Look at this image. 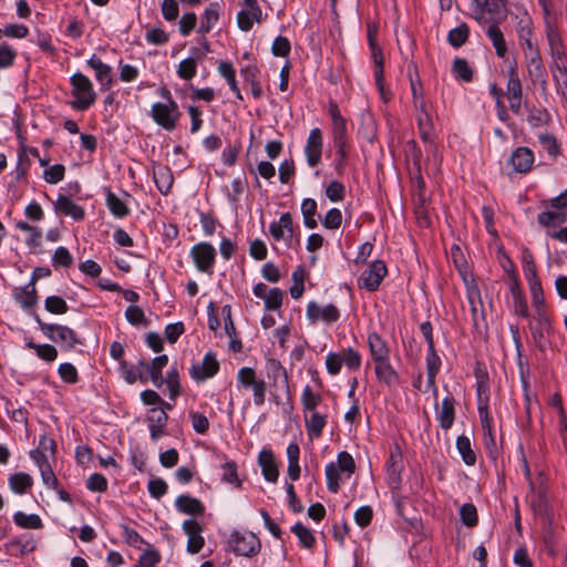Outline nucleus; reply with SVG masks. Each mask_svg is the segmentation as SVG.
I'll return each instance as SVG.
<instances>
[{
  "mask_svg": "<svg viewBox=\"0 0 567 567\" xmlns=\"http://www.w3.org/2000/svg\"><path fill=\"white\" fill-rule=\"evenodd\" d=\"M72 264H73V257L70 254V251L63 246L58 247L52 256L53 267L54 268H59V267L68 268Z\"/></svg>",
  "mask_w": 567,
  "mask_h": 567,
  "instance_id": "obj_53",
  "label": "nucleus"
},
{
  "mask_svg": "<svg viewBox=\"0 0 567 567\" xmlns=\"http://www.w3.org/2000/svg\"><path fill=\"white\" fill-rule=\"evenodd\" d=\"M175 507L179 513L187 515L203 516L205 514L204 504L198 498L185 494L175 499Z\"/></svg>",
  "mask_w": 567,
  "mask_h": 567,
  "instance_id": "obj_20",
  "label": "nucleus"
},
{
  "mask_svg": "<svg viewBox=\"0 0 567 567\" xmlns=\"http://www.w3.org/2000/svg\"><path fill=\"white\" fill-rule=\"evenodd\" d=\"M538 223L544 227L557 226L566 221V214L556 209L543 212L537 217Z\"/></svg>",
  "mask_w": 567,
  "mask_h": 567,
  "instance_id": "obj_46",
  "label": "nucleus"
},
{
  "mask_svg": "<svg viewBox=\"0 0 567 567\" xmlns=\"http://www.w3.org/2000/svg\"><path fill=\"white\" fill-rule=\"evenodd\" d=\"M163 18L167 22H173L178 18L179 6L177 0H163L161 3Z\"/></svg>",
  "mask_w": 567,
  "mask_h": 567,
  "instance_id": "obj_59",
  "label": "nucleus"
},
{
  "mask_svg": "<svg viewBox=\"0 0 567 567\" xmlns=\"http://www.w3.org/2000/svg\"><path fill=\"white\" fill-rule=\"evenodd\" d=\"M301 402L305 411L306 427L310 439L319 437V412L316 411L318 404L317 394L307 385L302 391Z\"/></svg>",
  "mask_w": 567,
  "mask_h": 567,
  "instance_id": "obj_6",
  "label": "nucleus"
},
{
  "mask_svg": "<svg viewBox=\"0 0 567 567\" xmlns=\"http://www.w3.org/2000/svg\"><path fill=\"white\" fill-rule=\"evenodd\" d=\"M53 207L56 215L69 216L75 221H81L85 217L84 208L63 194L58 195L56 200L53 203Z\"/></svg>",
  "mask_w": 567,
  "mask_h": 567,
  "instance_id": "obj_13",
  "label": "nucleus"
},
{
  "mask_svg": "<svg viewBox=\"0 0 567 567\" xmlns=\"http://www.w3.org/2000/svg\"><path fill=\"white\" fill-rule=\"evenodd\" d=\"M305 153L308 165L315 167L319 163V127L311 130Z\"/></svg>",
  "mask_w": 567,
  "mask_h": 567,
  "instance_id": "obj_28",
  "label": "nucleus"
},
{
  "mask_svg": "<svg viewBox=\"0 0 567 567\" xmlns=\"http://www.w3.org/2000/svg\"><path fill=\"white\" fill-rule=\"evenodd\" d=\"M90 66L95 72V79L101 84V90H109L112 86V68L104 63L97 55L93 54L87 61Z\"/></svg>",
  "mask_w": 567,
  "mask_h": 567,
  "instance_id": "obj_16",
  "label": "nucleus"
},
{
  "mask_svg": "<svg viewBox=\"0 0 567 567\" xmlns=\"http://www.w3.org/2000/svg\"><path fill=\"white\" fill-rule=\"evenodd\" d=\"M454 404V398L446 396L442 401L441 409L437 410V419L441 427L444 430H449L453 425L455 415Z\"/></svg>",
  "mask_w": 567,
  "mask_h": 567,
  "instance_id": "obj_26",
  "label": "nucleus"
},
{
  "mask_svg": "<svg viewBox=\"0 0 567 567\" xmlns=\"http://www.w3.org/2000/svg\"><path fill=\"white\" fill-rule=\"evenodd\" d=\"M468 34L470 30L467 24L462 23L449 32L447 41L452 47L460 48L467 41Z\"/></svg>",
  "mask_w": 567,
  "mask_h": 567,
  "instance_id": "obj_43",
  "label": "nucleus"
},
{
  "mask_svg": "<svg viewBox=\"0 0 567 567\" xmlns=\"http://www.w3.org/2000/svg\"><path fill=\"white\" fill-rule=\"evenodd\" d=\"M14 298L23 309H31L38 302L37 289L33 284H28L20 292L14 295Z\"/></svg>",
  "mask_w": 567,
  "mask_h": 567,
  "instance_id": "obj_38",
  "label": "nucleus"
},
{
  "mask_svg": "<svg viewBox=\"0 0 567 567\" xmlns=\"http://www.w3.org/2000/svg\"><path fill=\"white\" fill-rule=\"evenodd\" d=\"M152 118L166 131H173L179 120L181 112L175 101L171 103H154L151 110Z\"/></svg>",
  "mask_w": 567,
  "mask_h": 567,
  "instance_id": "obj_7",
  "label": "nucleus"
},
{
  "mask_svg": "<svg viewBox=\"0 0 567 567\" xmlns=\"http://www.w3.org/2000/svg\"><path fill=\"white\" fill-rule=\"evenodd\" d=\"M183 530L187 535V551L197 554L205 545V539L202 536L203 526L195 519H186L183 523Z\"/></svg>",
  "mask_w": 567,
  "mask_h": 567,
  "instance_id": "obj_12",
  "label": "nucleus"
},
{
  "mask_svg": "<svg viewBox=\"0 0 567 567\" xmlns=\"http://www.w3.org/2000/svg\"><path fill=\"white\" fill-rule=\"evenodd\" d=\"M522 262H523V270H524V274H525L527 280L538 278L536 265L534 261V256L530 250H528V249L523 250Z\"/></svg>",
  "mask_w": 567,
  "mask_h": 567,
  "instance_id": "obj_56",
  "label": "nucleus"
},
{
  "mask_svg": "<svg viewBox=\"0 0 567 567\" xmlns=\"http://www.w3.org/2000/svg\"><path fill=\"white\" fill-rule=\"evenodd\" d=\"M554 80L561 89L567 90V68L560 61H554L551 64Z\"/></svg>",
  "mask_w": 567,
  "mask_h": 567,
  "instance_id": "obj_64",
  "label": "nucleus"
},
{
  "mask_svg": "<svg viewBox=\"0 0 567 567\" xmlns=\"http://www.w3.org/2000/svg\"><path fill=\"white\" fill-rule=\"evenodd\" d=\"M517 33H518L519 44L524 51V54H526V52L538 51V47L536 44H534L532 41L533 28H532V21L528 18L522 19L518 22Z\"/></svg>",
  "mask_w": 567,
  "mask_h": 567,
  "instance_id": "obj_23",
  "label": "nucleus"
},
{
  "mask_svg": "<svg viewBox=\"0 0 567 567\" xmlns=\"http://www.w3.org/2000/svg\"><path fill=\"white\" fill-rule=\"evenodd\" d=\"M8 483L13 493L24 494L33 485V478L27 473L18 472L10 475Z\"/></svg>",
  "mask_w": 567,
  "mask_h": 567,
  "instance_id": "obj_32",
  "label": "nucleus"
},
{
  "mask_svg": "<svg viewBox=\"0 0 567 567\" xmlns=\"http://www.w3.org/2000/svg\"><path fill=\"white\" fill-rule=\"evenodd\" d=\"M324 194L332 203L342 202L346 197V187L341 182L331 181L327 185Z\"/></svg>",
  "mask_w": 567,
  "mask_h": 567,
  "instance_id": "obj_51",
  "label": "nucleus"
},
{
  "mask_svg": "<svg viewBox=\"0 0 567 567\" xmlns=\"http://www.w3.org/2000/svg\"><path fill=\"white\" fill-rule=\"evenodd\" d=\"M229 540L234 553L238 556L251 557L260 550V542L254 533L234 532Z\"/></svg>",
  "mask_w": 567,
  "mask_h": 567,
  "instance_id": "obj_9",
  "label": "nucleus"
},
{
  "mask_svg": "<svg viewBox=\"0 0 567 567\" xmlns=\"http://www.w3.org/2000/svg\"><path fill=\"white\" fill-rule=\"evenodd\" d=\"M328 116L331 120V132L334 146L337 147V153L340 156V161H343L347 155V124L338 104L334 101L329 102Z\"/></svg>",
  "mask_w": 567,
  "mask_h": 567,
  "instance_id": "obj_4",
  "label": "nucleus"
},
{
  "mask_svg": "<svg viewBox=\"0 0 567 567\" xmlns=\"http://www.w3.org/2000/svg\"><path fill=\"white\" fill-rule=\"evenodd\" d=\"M219 371V362L213 352H207L200 363L193 364L189 369L190 377L197 381L203 382L213 378Z\"/></svg>",
  "mask_w": 567,
  "mask_h": 567,
  "instance_id": "obj_11",
  "label": "nucleus"
},
{
  "mask_svg": "<svg viewBox=\"0 0 567 567\" xmlns=\"http://www.w3.org/2000/svg\"><path fill=\"white\" fill-rule=\"evenodd\" d=\"M441 367V359L437 355L435 348H429L426 354V370H427V384L435 389V377Z\"/></svg>",
  "mask_w": 567,
  "mask_h": 567,
  "instance_id": "obj_36",
  "label": "nucleus"
},
{
  "mask_svg": "<svg viewBox=\"0 0 567 567\" xmlns=\"http://www.w3.org/2000/svg\"><path fill=\"white\" fill-rule=\"evenodd\" d=\"M549 121H550V115L544 109H532L527 116V122L533 127H539V126L546 125L549 123Z\"/></svg>",
  "mask_w": 567,
  "mask_h": 567,
  "instance_id": "obj_58",
  "label": "nucleus"
},
{
  "mask_svg": "<svg viewBox=\"0 0 567 567\" xmlns=\"http://www.w3.org/2000/svg\"><path fill=\"white\" fill-rule=\"evenodd\" d=\"M154 182L162 194H167L173 186V174L167 166H159L154 171Z\"/></svg>",
  "mask_w": 567,
  "mask_h": 567,
  "instance_id": "obj_33",
  "label": "nucleus"
},
{
  "mask_svg": "<svg viewBox=\"0 0 567 567\" xmlns=\"http://www.w3.org/2000/svg\"><path fill=\"white\" fill-rule=\"evenodd\" d=\"M546 37L554 61H561L566 55L565 48L558 30L549 20H546Z\"/></svg>",
  "mask_w": 567,
  "mask_h": 567,
  "instance_id": "obj_21",
  "label": "nucleus"
},
{
  "mask_svg": "<svg viewBox=\"0 0 567 567\" xmlns=\"http://www.w3.org/2000/svg\"><path fill=\"white\" fill-rule=\"evenodd\" d=\"M197 72L196 59L186 58L182 60L177 66V75L186 81L192 80Z\"/></svg>",
  "mask_w": 567,
  "mask_h": 567,
  "instance_id": "obj_50",
  "label": "nucleus"
},
{
  "mask_svg": "<svg viewBox=\"0 0 567 567\" xmlns=\"http://www.w3.org/2000/svg\"><path fill=\"white\" fill-rule=\"evenodd\" d=\"M507 97H522V83L517 75L516 69L508 70Z\"/></svg>",
  "mask_w": 567,
  "mask_h": 567,
  "instance_id": "obj_54",
  "label": "nucleus"
},
{
  "mask_svg": "<svg viewBox=\"0 0 567 567\" xmlns=\"http://www.w3.org/2000/svg\"><path fill=\"white\" fill-rule=\"evenodd\" d=\"M456 447L462 455L465 464L474 465L476 462V455L471 447V441L467 436L461 435L456 440Z\"/></svg>",
  "mask_w": 567,
  "mask_h": 567,
  "instance_id": "obj_41",
  "label": "nucleus"
},
{
  "mask_svg": "<svg viewBox=\"0 0 567 567\" xmlns=\"http://www.w3.org/2000/svg\"><path fill=\"white\" fill-rule=\"evenodd\" d=\"M219 74L227 81L229 89L235 93L236 97L243 101V95L236 81V71L233 64L228 61H221L218 65Z\"/></svg>",
  "mask_w": 567,
  "mask_h": 567,
  "instance_id": "obj_29",
  "label": "nucleus"
},
{
  "mask_svg": "<svg viewBox=\"0 0 567 567\" xmlns=\"http://www.w3.org/2000/svg\"><path fill=\"white\" fill-rule=\"evenodd\" d=\"M105 203L111 214L116 218H125L131 213L127 205L111 190L106 193Z\"/></svg>",
  "mask_w": 567,
  "mask_h": 567,
  "instance_id": "obj_30",
  "label": "nucleus"
},
{
  "mask_svg": "<svg viewBox=\"0 0 567 567\" xmlns=\"http://www.w3.org/2000/svg\"><path fill=\"white\" fill-rule=\"evenodd\" d=\"M65 167L62 164L49 166L43 172V177L49 184H58L64 178Z\"/></svg>",
  "mask_w": 567,
  "mask_h": 567,
  "instance_id": "obj_62",
  "label": "nucleus"
},
{
  "mask_svg": "<svg viewBox=\"0 0 567 567\" xmlns=\"http://www.w3.org/2000/svg\"><path fill=\"white\" fill-rule=\"evenodd\" d=\"M527 281L529 284L533 306L535 307L538 317L545 319V297L540 280L536 278Z\"/></svg>",
  "mask_w": 567,
  "mask_h": 567,
  "instance_id": "obj_27",
  "label": "nucleus"
},
{
  "mask_svg": "<svg viewBox=\"0 0 567 567\" xmlns=\"http://www.w3.org/2000/svg\"><path fill=\"white\" fill-rule=\"evenodd\" d=\"M478 413H480V416H481V422H482L483 430L485 432V434H484V445H485V449L487 451L488 456L492 460H496L498 454H499V452H498V447H497L495 437L492 434L491 419L488 416L487 403L478 405Z\"/></svg>",
  "mask_w": 567,
  "mask_h": 567,
  "instance_id": "obj_14",
  "label": "nucleus"
},
{
  "mask_svg": "<svg viewBox=\"0 0 567 567\" xmlns=\"http://www.w3.org/2000/svg\"><path fill=\"white\" fill-rule=\"evenodd\" d=\"M374 362V370L377 379L385 384H392L398 381V373L390 363V358L377 360Z\"/></svg>",
  "mask_w": 567,
  "mask_h": 567,
  "instance_id": "obj_25",
  "label": "nucleus"
},
{
  "mask_svg": "<svg viewBox=\"0 0 567 567\" xmlns=\"http://www.w3.org/2000/svg\"><path fill=\"white\" fill-rule=\"evenodd\" d=\"M317 212V202L312 198L303 199L301 204V213L303 217V224L310 229L317 227V220L315 219V215Z\"/></svg>",
  "mask_w": 567,
  "mask_h": 567,
  "instance_id": "obj_39",
  "label": "nucleus"
},
{
  "mask_svg": "<svg viewBox=\"0 0 567 567\" xmlns=\"http://www.w3.org/2000/svg\"><path fill=\"white\" fill-rule=\"evenodd\" d=\"M342 213L339 208H330L323 219H321V225L327 229H338L342 224Z\"/></svg>",
  "mask_w": 567,
  "mask_h": 567,
  "instance_id": "obj_55",
  "label": "nucleus"
},
{
  "mask_svg": "<svg viewBox=\"0 0 567 567\" xmlns=\"http://www.w3.org/2000/svg\"><path fill=\"white\" fill-rule=\"evenodd\" d=\"M27 347L29 349L35 350L37 355L47 362H52L58 357V350L55 349V347L49 343L38 344L34 343L33 341H29L27 342Z\"/></svg>",
  "mask_w": 567,
  "mask_h": 567,
  "instance_id": "obj_42",
  "label": "nucleus"
},
{
  "mask_svg": "<svg viewBox=\"0 0 567 567\" xmlns=\"http://www.w3.org/2000/svg\"><path fill=\"white\" fill-rule=\"evenodd\" d=\"M307 276V271L302 266L297 267L292 272L293 285L290 287V295L293 299H298L302 296Z\"/></svg>",
  "mask_w": 567,
  "mask_h": 567,
  "instance_id": "obj_40",
  "label": "nucleus"
},
{
  "mask_svg": "<svg viewBox=\"0 0 567 567\" xmlns=\"http://www.w3.org/2000/svg\"><path fill=\"white\" fill-rule=\"evenodd\" d=\"M216 249L208 241L195 244L189 251L196 269L203 274L213 275L216 262Z\"/></svg>",
  "mask_w": 567,
  "mask_h": 567,
  "instance_id": "obj_5",
  "label": "nucleus"
},
{
  "mask_svg": "<svg viewBox=\"0 0 567 567\" xmlns=\"http://www.w3.org/2000/svg\"><path fill=\"white\" fill-rule=\"evenodd\" d=\"M417 127L423 142H431L434 137L432 112L417 114Z\"/></svg>",
  "mask_w": 567,
  "mask_h": 567,
  "instance_id": "obj_35",
  "label": "nucleus"
},
{
  "mask_svg": "<svg viewBox=\"0 0 567 567\" xmlns=\"http://www.w3.org/2000/svg\"><path fill=\"white\" fill-rule=\"evenodd\" d=\"M120 372L123 377V379L128 383L133 384L137 380L145 382L146 378L143 372H137L136 369L128 364L126 361L122 360L120 361Z\"/></svg>",
  "mask_w": 567,
  "mask_h": 567,
  "instance_id": "obj_49",
  "label": "nucleus"
},
{
  "mask_svg": "<svg viewBox=\"0 0 567 567\" xmlns=\"http://www.w3.org/2000/svg\"><path fill=\"white\" fill-rule=\"evenodd\" d=\"M70 83L72 85L71 93L75 99L71 102V107L75 111L90 109L96 101V93L91 80L86 75L76 72L70 78Z\"/></svg>",
  "mask_w": 567,
  "mask_h": 567,
  "instance_id": "obj_1",
  "label": "nucleus"
},
{
  "mask_svg": "<svg viewBox=\"0 0 567 567\" xmlns=\"http://www.w3.org/2000/svg\"><path fill=\"white\" fill-rule=\"evenodd\" d=\"M526 66L527 72L534 82H539L543 85L546 84V68L543 63L539 50L533 52H526Z\"/></svg>",
  "mask_w": 567,
  "mask_h": 567,
  "instance_id": "obj_17",
  "label": "nucleus"
},
{
  "mask_svg": "<svg viewBox=\"0 0 567 567\" xmlns=\"http://www.w3.org/2000/svg\"><path fill=\"white\" fill-rule=\"evenodd\" d=\"M220 3L212 2L204 11L200 17V25L197 29V32L205 35L212 31V29L217 24L219 20L220 13Z\"/></svg>",
  "mask_w": 567,
  "mask_h": 567,
  "instance_id": "obj_22",
  "label": "nucleus"
},
{
  "mask_svg": "<svg viewBox=\"0 0 567 567\" xmlns=\"http://www.w3.org/2000/svg\"><path fill=\"white\" fill-rule=\"evenodd\" d=\"M34 320L39 324L41 332L63 349L72 350L76 344H81L75 331L68 326L43 322L38 315L34 316Z\"/></svg>",
  "mask_w": 567,
  "mask_h": 567,
  "instance_id": "obj_3",
  "label": "nucleus"
},
{
  "mask_svg": "<svg viewBox=\"0 0 567 567\" xmlns=\"http://www.w3.org/2000/svg\"><path fill=\"white\" fill-rule=\"evenodd\" d=\"M408 156L412 157L413 164L416 171V174L413 178V184L417 188L419 194V200L423 204L425 202V195H424V181L421 176V151L417 147L415 141L408 142Z\"/></svg>",
  "mask_w": 567,
  "mask_h": 567,
  "instance_id": "obj_18",
  "label": "nucleus"
},
{
  "mask_svg": "<svg viewBox=\"0 0 567 567\" xmlns=\"http://www.w3.org/2000/svg\"><path fill=\"white\" fill-rule=\"evenodd\" d=\"M509 163L516 173H527L534 163V154L528 147H517L509 157Z\"/></svg>",
  "mask_w": 567,
  "mask_h": 567,
  "instance_id": "obj_19",
  "label": "nucleus"
},
{
  "mask_svg": "<svg viewBox=\"0 0 567 567\" xmlns=\"http://www.w3.org/2000/svg\"><path fill=\"white\" fill-rule=\"evenodd\" d=\"M452 70L458 80L471 82L473 80V70L463 58H456L453 61Z\"/></svg>",
  "mask_w": 567,
  "mask_h": 567,
  "instance_id": "obj_47",
  "label": "nucleus"
},
{
  "mask_svg": "<svg viewBox=\"0 0 567 567\" xmlns=\"http://www.w3.org/2000/svg\"><path fill=\"white\" fill-rule=\"evenodd\" d=\"M58 373L63 382L68 384H75L79 382V373L76 368L70 363H61L58 368Z\"/></svg>",
  "mask_w": 567,
  "mask_h": 567,
  "instance_id": "obj_52",
  "label": "nucleus"
},
{
  "mask_svg": "<svg viewBox=\"0 0 567 567\" xmlns=\"http://www.w3.org/2000/svg\"><path fill=\"white\" fill-rule=\"evenodd\" d=\"M486 35L493 43L495 52L499 58H504L507 53V45L504 39V34L497 24H491L486 29Z\"/></svg>",
  "mask_w": 567,
  "mask_h": 567,
  "instance_id": "obj_31",
  "label": "nucleus"
},
{
  "mask_svg": "<svg viewBox=\"0 0 567 567\" xmlns=\"http://www.w3.org/2000/svg\"><path fill=\"white\" fill-rule=\"evenodd\" d=\"M354 470L355 464L353 457L347 452L339 453L337 462H331L326 467L328 489L332 493H337L339 491V483L349 478Z\"/></svg>",
  "mask_w": 567,
  "mask_h": 567,
  "instance_id": "obj_2",
  "label": "nucleus"
},
{
  "mask_svg": "<svg viewBox=\"0 0 567 567\" xmlns=\"http://www.w3.org/2000/svg\"><path fill=\"white\" fill-rule=\"evenodd\" d=\"M284 291L279 288H271L265 300L266 310H278L282 305Z\"/></svg>",
  "mask_w": 567,
  "mask_h": 567,
  "instance_id": "obj_60",
  "label": "nucleus"
},
{
  "mask_svg": "<svg viewBox=\"0 0 567 567\" xmlns=\"http://www.w3.org/2000/svg\"><path fill=\"white\" fill-rule=\"evenodd\" d=\"M530 487L533 489L529 495V505L535 516H537L544 527L549 528L553 523V512L548 503L547 495L544 489H534L533 483H530Z\"/></svg>",
  "mask_w": 567,
  "mask_h": 567,
  "instance_id": "obj_10",
  "label": "nucleus"
},
{
  "mask_svg": "<svg viewBox=\"0 0 567 567\" xmlns=\"http://www.w3.org/2000/svg\"><path fill=\"white\" fill-rule=\"evenodd\" d=\"M168 357L166 354H161L154 358L150 363L141 360L138 364L143 367L146 373H162V370L167 365Z\"/></svg>",
  "mask_w": 567,
  "mask_h": 567,
  "instance_id": "obj_57",
  "label": "nucleus"
},
{
  "mask_svg": "<svg viewBox=\"0 0 567 567\" xmlns=\"http://www.w3.org/2000/svg\"><path fill=\"white\" fill-rule=\"evenodd\" d=\"M258 465L264 478L269 483H276L279 476L278 465L271 450L262 449L258 454Z\"/></svg>",
  "mask_w": 567,
  "mask_h": 567,
  "instance_id": "obj_15",
  "label": "nucleus"
},
{
  "mask_svg": "<svg viewBox=\"0 0 567 567\" xmlns=\"http://www.w3.org/2000/svg\"><path fill=\"white\" fill-rule=\"evenodd\" d=\"M125 318L132 326L147 327L150 323L143 309L135 305H131L126 308Z\"/></svg>",
  "mask_w": 567,
  "mask_h": 567,
  "instance_id": "obj_48",
  "label": "nucleus"
},
{
  "mask_svg": "<svg viewBox=\"0 0 567 567\" xmlns=\"http://www.w3.org/2000/svg\"><path fill=\"white\" fill-rule=\"evenodd\" d=\"M368 346L373 361L390 358V349L386 342L377 332L368 334Z\"/></svg>",
  "mask_w": 567,
  "mask_h": 567,
  "instance_id": "obj_24",
  "label": "nucleus"
},
{
  "mask_svg": "<svg viewBox=\"0 0 567 567\" xmlns=\"http://www.w3.org/2000/svg\"><path fill=\"white\" fill-rule=\"evenodd\" d=\"M197 16L194 12H186L178 21V30L183 37H187L195 29Z\"/></svg>",
  "mask_w": 567,
  "mask_h": 567,
  "instance_id": "obj_63",
  "label": "nucleus"
},
{
  "mask_svg": "<svg viewBox=\"0 0 567 567\" xmlns=\"http://www.w3.org/2000/svg\"><path fill=\"white\" fill-rule=\"evenodd\" d=\"M388 269L382 260H374L358 278L359 288L368 291H375L380 287L383 278L386 276Z\"/></svg>",
  "mask_w": 567,
  "mask_h": 567,
  "instance_id": "obj_8",
  "label": "nucleus"
},
{
  "mask_svg": "<svg viewBox=\"0 0 567 567\" xmlns=\"http://www.w3.org/2000/svg\"><path fill=\"white\" fill-rule=\"evenodd\" d=\"M147 425H157L158 427H166L168 415L164 410L158 408H151L146 415Z\"/></svg>",
  "mask_w": 567,
  "mask_h": 567,
  "instance_id": "obj_61",
  "label": "nucleus"
},
{
  "mask_svg": "<svg viewBox=\"0 0 567 567\" xmlns=\"http://www.w3.org/2000/svg\"><path fill=\"white\" fill-rule=\"evenodd\" d=\"M285 230L292 234V217L289 213L282 214L278 221H272L269 226V231L276 240L284 238Z\"/></svg>",
  "mask_w": 567,
  "mask_h": 567,
  "instance_id": "obj_34",
  "label": "nucleus"
},
{
  "mask_svg": "<svg viewBox=\"0 0 567 567\" xmlns=\"http://www.w3.org/2000/svg\"><path fill=\"white\" fill-rule=\"evenodd\" d=\"M44 309L52 315H64L69 311V306L62 297L53 295L45 298Z\"/></svg>",
  "mask_w": 567,
  "mask_h": 567,
  "instance_id": "obj_44",
  "label": "nucleus"
},
{
  "mask_svg": "<svg viewBox=\"0 0 567 567\" xmlns=\"http://www.w3.org/2000/svg\"><path fill=\"white\" fill-rule=\"evenodd\" d=\"M291 532L298 537L300 544L306 548H312L316 545V537L312 532L306 528L301 523L291 527Z\"/></svg>",
  "mask_w": 567,
  "mask_h": 567,
  "instance_id": "obj_45",
  "label": "nucleus"
},
{
  "mask_svg": "<svg viewBox=\"0 0 567 567\" xmlns=\"http://www.w3.org/2000/svg\"><path fill=\"white\" fill-rule=\"evenodd\" d=\"M13 522L17 526L27 529L42 528L43 524L39 515L25 514L24 512H17L13 515Z\"/></svg>",
  "mask_w": 567,
  "mask_h": 567,
  "instance_id": "obj_37",
  "label": "nucleus"
}]
</instances>
